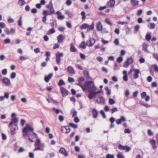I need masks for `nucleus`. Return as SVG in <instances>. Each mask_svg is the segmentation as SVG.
I'll list each match as a JSON object with an SVG mask.
<instances>
[{"label": "nucleus", "mask_w": 158, "mask_h": 158, "mask_svg": "<svg viewBox=\"0 0 158 158\" xmlns=\"http://www.w3.org/2000/svg\"><path fill=\"white\" fill-rule=\"evenodd\" d=\"M133 59L132 58L130 57L128 58L126 61H127L130 64L133 63Z\"/></svg>", "instance_id": "40"}, {"label": "nucleus", "mask_w": 158, "mask_h": 158, "mask_svg": "<svg viewBox=\"0 0 158 158\" xmlns=\"http://www.w3.org/2000/svg\"><path fill=\"white\" fill-rule=\"evenodd\" d=\"M69 125L70 126L74 128H77V126L75 124L70 123H69Z\"/></svg>", "instance_id": "46"}, {"label": "nucleus", "mask_w": 158, "mask_h": 158, "mask_svg": "<svg viewBox=\"0 0 158 158\" xmlns=\"http://www.w3.org/2000/svg\"><path fill=\"white\" fill-rule=\"evenodd\" d=\"M61 130L63 133H68L70 131V129L68 126L61 127Z\"/></svg>", "instance_id": "12"}, {"label": "nucleus", "mask_w": 158, "mask_h": 158, "mask_svg": "<svg viewBox=\"0 0 158 158\" xmlns=\"http://www.w3.org/2000/svg\"><path fill=\"white\" fill-rule=\"evenodd\" d=\"M71 112L72 114V117H74L76 116L77 114V111L75 110L74 109H73L71 111Z\"/></svg>", "instance_id": "34"}, {"label": "nucleus", "mask_w": 158, "mask_h": 158, "mask_svg": "<svg viewBox=\"0 0 158 158\" xmlns=\"http://www.w3.org/2000/svg\"><path fill=\"white\" fill-rule=\"evenodd\" d=\"M131 5L133 6H135L139 5V2L137 0H131Z\"/></svg>", "instance_id": "26"}, {"label": "nucleus", "mask_w": 158, "mask_h": 158, "mask_svg": "<svg viewBox=\"0 0 158 158\" xmlns=\"http://www.w3.org/2000/svg\"><path fill=\"white\" fill-rule=\"evenodd\" d=\"M64 39V37L62 34L59 35L57 37L58 42L59 43H61L62 42Z\"/></svg>", "instance_id": "20"}, {"label": "nucleus", "mask_w": 158, "mask_h": 158, "mask_svg": "<svg viewBox=\"0 0 158 158\" xmlns=\"http://www.w3.org/2000/svg\"><path fill=\"white\" fill-rule=\"evenodd\" d=\"M105 22L108 24L110 25H112V24L110 22V20L109 19H105Z\"/></svg>", "instance_id": "52"}, {"label": "nucleus", "mask_w": 158, "mask_h": 158, "mask_svg": "<svg viewBox=\"0 0 158 158\" xmlns=\"http://www.w3.org/2000/svg\"><path fill=\"white\" fill-rule=\"evenodd\" d=\"M126 121V119L124 116H121L120 118L117 119L116 122L118 125L122 123V122H125Z\"/></svg>", "instance_id": "13"}, {"label": "nucleus", "mask_w": 158, "mask_h": 158, "mask_svg": "<svg viewBox=\"0 0 158 158\" xmlns=\"http://www.w3.org/2000/svg\"><path fill=\"white\" fill-rule=\"evenodd\" d=\"M105 90L107 91V94L108 95H110L111 94V90L109 89L108 87H106L105 88Z\"/></svg>", "instance_id": "38"}, {"label": "nucleus", "mask_w": 158, "mask_h": 158, "mask_svg": "<svg viewBox=\"0 0 158 158\" xmlns=\"http://www.w3.org/2000/svg\"><path fill=\"white\" fill-rule=\"evenodd\" d=\"M95 40L93 38H90L89 39L86 41V45L89 47H92L94 44Z\"/></svg>", "instance_id": "7"}, {"label": "nucleus", "mask_w": 158, "mask_h": 158, "mask_svg": "<svg viewBox=\"0 0 158 158\" xmlns=\"http://www.w3.org/2000/svg\"><path fill=\"white\" fill-rule=\"evenodd\" d=\"M18 119L17 118H12L9 125V126H18Z\"/></svg>", "instance_id": "6"}, {"label": "nucleus", "mask_w": 158, "mask_h": 158, "mask_svg": "<svg viewBox=\"0 0 158 158\" xmlns=\"http://www.w3.org/2000/svg\"><path fill=\"white\" fill-rule=\"evenodd\" d=\"M67 70L68 72L71 74H74L75 73L73 67L71 66H69L67 68Z\"/></svg>", "instance_id": "22"}, {"label": "nucleus", "mask_w": 158, "mask_h": 158, "mask_svg": "<svg viewBox=\"0 0 158 158\" xmlns=\"http://www.w3.org/2000/svg\"><path fill=\"white\" fill-rule=\"evenodd\" d=\"M64 55L63 53H60L58 52L56 54V62L57 64H60V57L63 56Z\"/></svg>", "instance_id": "4"}, {"label": "nucleus", "mask_w": 158, "mask_h": 158, "mask_svg": "<svg viewBox=\"0 0 158 158\" xmlns=\"http://www.w3.org/2000/svg\"><path fill=\"white\" fill-rule=\"evenodd\" d=\"M44 144L41 143L40 139H36L35 143L34 144L35 148L33 151H35L37 150L44 151Z\"/></svg>", "instance_id": "2"}, {"label": "nucleus", "mask_w": 158, "mask_h": 158, "mask_svg": "<svg viewBox=\"0 0 158 158\" xmlns=\"http://www.w3.org/2000/svg\"><path fill=\"white\" fill-rule=\"evenodd\" d=\"M86 45L85 44V41H83L81 43V44L79 45V47L80 48L85 49L86 48Z\"/></svg>", "instance_id": "32"}, {"label": "nucleus", "mask_w": 158, "mask_h": 158, "mask_svg": "<svg viewBox=\"0 0 158 158\" xmlns=\"http://www.w3.org/2000/svg\"><path fill=\"white\" fill-rule=\"evenodd\" d=\"M2 74L3 75H6L7 73V70L6 69H3L2 72Z\"/></svg>", "instance_id": "56"}, {"label": "nucleus", "mask_w": 158, "mask_h": 158, "mask_svg": "<svg viewBox=\"0 0 158 158\" xmlns=\"http://www.w3.org/2000/svg\"><path fill=\"white\" fill-rule=\"evenodd\" d=\"M94 91H89V93L88 95V98L91 99L95 97L96 94H95Z\"/></svg>", "instance_id": "17"}, {"label": "nucleus", "mask_w": 158, "mask_h": 158, "mask_svg": "<svg viewBox=\"0 0 158 158\" xmlns=\"http://www.w3.org/2000/svg\"><path fill=\"white\" fill-rule=\"evenodd\" d=\"M55 32V29L53 28H52V29H51L49 30L48 31V34H53V33H54Z\"/></svg>", "instance_id": "41"}, {"label": "nucleus", "mask_w": 158, "mask_h": 158, "mask_svg": "<svg viewBox=\"0 0 158 158\" xmlns=\"http://www.w3.org/2000/svg\"><path fill=\"white\" fill-rule=\"evenodd\" d=\"M123 74L124 75L123 77V80L126 81H127L128 80L127 71L125 70L123 71Z\"/></svg>", "instance_id": "23"}, {"label": "nucleus", "mask_w": 158, "mask_h": 158, "mask_svg": "<svg viewBox=\"0 0 158 158\" xmlns=\"http://www.w3.org/2000/svg\"><path fill=\"white\" fill-rule=\"evenodd\" d=\"M114 156L113 155L108 154L106 156V158H114Z\"/></svg>", "instance_id": "61"}, {"label": "nucleus", "mask_w": 158, "mask_h": 158, "mask_svg": "<svg viewBox=\"0 0 158 158\" xmlns=\"http://www.w3.org/2000/svg\"><path fill=\"white\" fill-rule=\"evenodd\" d=\"M19 59L22 60H24L28 59V58L23 56H20Z\"/></svg>", "instance_id": "58"}, {"label": "nucleus", "mask_w": 158, "mask_h": 158, "mask_svg": "<svg viewBox=\"0 0 158 158\" xmlns=\"http://www.w3.org/2000/svg\"><path fill=\"white\" fill-rule=\"evenodd\" d=\"M53 76L52 73H51L48 75V76H46L44 78V80L46 82H48L52 78Z\"/></svg>", "instance_id": "25"}, {"label": "nucleus", "mask_w": 158, "mask_h": 158, "mask_svg": "<svg viewBox=\"0 0 158 158\" xmlns=\"http://www.w3.org/2000/svg\"><path fill=\"white\" fill-rule=\"evenodd\" d=\"M56 14L58 15L57 18L60 20H63L64 18V17L63 15H61V12L58 11H57Z\"/></svg>", "instance_id": "19"}, {"label": "nucleus", "mask_w": 158, "mask_h": 158, "mask_svg": "<svg viewBox=\"0 0 158 158\" xmlns=\"http://www.w3.org/2000/svg\"><path fill=\"white\" fill-rule=\"evenodd\" d=\"M96 101L99 104H103L104 103L105 100L102 96H100L98 97Z\"/></svg>", "instance_id": "14"}, {"label": "nucleus", "mask_w": 158, "mask_h": 158, "mask_svg": "<svg viewBox=\"0 0 158 158\" xmlns=\"http://www.w3.org/2000/svg\"><path fill=\"white\" fill-rule=\"evenodd\" d=\"M117 158H125L124 156L121 153L117 154Z\"/></svg>", "instance_id": "48"}, {"label": "nucleus", "mask_w": 158, "mask_h": 158, "mask_svg": "<svg viewBox=\"0 0 158 158\" xmlns=\"http://www.w3.org/2000/svg\"><path fill=\"white\" fill-rule=\"evenodd\" d=\"M88 27L87 28L88 29L87 31H88L90 30H93L94 29V22H92V24L89 25L88 24Z\"/></svg>", "instance_id": "27"}, {"label": "nucleus", "mask_w": 158, "mask_h": 158, "mask_svg": "<svg viewBox=\"0 0 158 158\" xmlns=\"http://www.w3.org/2000/svg\"><path fill=\"white\" fill-rule=\"evenodd\" d=\"M145 39L147 41H149L151 39V35L149 34H147L145 36Z\"/></svg>", "instance_id": "44"}, {"label": "nucleus", "mask_w": 158, "mask_h": 158, "mask_svg": "<svg viewBox=\"0 0 158 158\" xmlns=\"http://www.w3.org/2000/svg\"><path fill=\"white\" fill-rule=\"evenodd\" d=\"M35 138L36 139H39L38 135L36 133L33 132L29 135L28 139L31 142H34V139Z\"/></svg>", "instance_id": "5"}, {"label": "nucleus", "mask_w": 158, "mask_h": 158, "mask_svg": "<svg viewBox=\"0 0 158 158\" xmlns=\"http://www.w3.org/2000/svg\"><path fill=\"white\" fill-rule=\"evenodd\" d=\"M16 96L15 95H12L10 96V100L12 101H14L16 99Z\"/></svg>", "instance_id": "63"}, {"label": "nucleus", "mask_w": 158, "mask_h": 158, "mask_svg": "<svg viewBox=\"0 0 158 158\" xmlns=\"http://www.w3.org/2000/svg\"><path fill=\"white\" fill-rule=\"evenodd\" d=\"M59 152L66 156H67L68 155L67 152L66 151L65 148H60L59 151Z\"/></svg>", "instance_id": "18"}, {"label": "nucleus", "mask_w": 158, "mask_h": 158, "mask_svg": "<svg viewBox=\"0 0 158 158\" xmlns=\"http://www.w3.org/2000/svg\"><path fill=\"white\" fill-rule=\"evenodd\" d=\"M85 12L84 11H82L81 13V15L82 16V19H84L85 18Z\"/></svg>", "instance_id": "57"}, {"label": "nucleus", "mask_w": 158, "mask_h": 158, "mask_svg": "<svg viewBox=\"0 0 158 158\" xmlns=\"http://www.w3.org/2000/svg\"><path fill=\"white\" fill-rule=\"evenodd\" d=\"M93 117L95 118H97L98 114V112L95 109H94L92 110Z\"/></svg>", "instance_id": "24"}, {"label": "nucleus", "mask_w": 158, "mask_h": 158, "mask_svg": "<svg viewBox=\"0 0 158 158\" xmlns=\"http://www.w3.org/2000/svg\"><path fill=\"white\" fill-rule=\"evenodd\" d=\"M64 84L65 83L63 80L61 79L60 80L59 82L58 83V85L59 86H61L62 85H64Z\"/></svg>", "instance_id": "39"}, {"label": "nucleus", "mask_w": 158, "mask_h": 158, "mask_svg": "<svg viewBox=\"0 0 158 158\" xmlns=\"http://www.w3.org/2000/svg\"><path fill=\"white\" fill-rule=\"evenodd\" d=\"M133 70L134 72L133 77L134 79H136L139 77V74L140 73V71L138 69H134Z\"/></svg>", "instance_id": "15"}, {"label": "nucleus", "mask_w": 158, "mask_h": 158, "mask_svg": "<svg viewBox=\"0 0 158 158\" xmlns=\"http://www.w3.org/2000/svg\"><path fill=\"white\" fill-rule=\"evenodd\" d=\"M16 76V73L15 72L12 73L10 75V78L12 79H14Z\"/></svg>", "instance_id": "45"}, {"label": "nucleus", "mask_w": 158, "mask_h": 158, "mask_svg": "<svg viewBox=\"0 0 158 158\" xmlns=\"http://www.w3.org/2000/svg\"><path fill=\"white\" fill-rule=\"evenodd\" d=\"M123 57L120 56L117 59V61L119 63H120L123 61Z\"/></svg>", "instance_id": "50"}, {"label": "nucleus", "mask_w": 158, "mask_h": 158, "mask_svg": "<svg viewBox=\"0 0 158 158\" xmlns=\"http://www.w3.org/2000/svg\"><path fill=\"white\" fill-rule=\"evenodd\" d=\"M126 146H123L121 144H119L118 146V149L121 150H124L126 149Z\"/></svg>", "instance_id": "36"}, {"label": "nucleus", "mask_w": 158, "mask_h": 158, "mask_svg": "<svg viewBox=\"0 0 158 158\" xmlns=\"http://www.w3.org/2000/svg\"><path fill=\"white\" fill-rule=\"evenodd\" d=\"M47 7L49 10V12L52 15L54 14L55 13V10L51 1L50 2L49 4L47 6Z\"/></svg>", "instance_id": "10"}, {"label": "nucleus", "mask_w": 158, "mask_h": 158, "mask_svg": "<svg viewBox=\"0 0 158 158\" xmlns=\"http://www.w3.org/2000/svg\"><path fill=\"white\" fill-rule=\"evenodd\" d=\"M115 4L114 0H110L108 2L107 4L108 6L110 7H112L114 6Z\"/></svg>", "instance_id": "21"}, {"label": "nucleus", "mask_w": 158, "mask_h": 158, "mask_svg": "<svg viewBox=\"0 0 158 158\" xmlns=\"http://www.w3.org/2000/svg\"><path fill=\"white\" fill-rule=\"evenodd\" d=\"M34 131L33 128L31 127L30 124H27L23 130V132L24 133L23 134L24 136L27 135L29 131L33 132Z\"/></svg>", "instance_id": "3"}, {"label": "nucleus", "mask_w": 158, "mask_h": 158, "mask_svg": "<svg viewBox=\"0 0 158 158\" xmlns=\"http://www.w3.org/2000/svg\"><path fill=\"white\" fill-rule=\"evenodd\" d=\"M7 21L9 23H12L14 22V20L10 17L9 19L7 20Z\"/></svg>", "instance_id": "53"}, {"label": "nucleus", "mask_w": 158, "mask_h": 158, "mask_svg": "<svg viewBox=\"0 0 158 158\" xmlns=\"http://www.w3.org/2000/svg\"><path fill=\"white\" fill-rule=\"evenodd\" d=\"M19 25L20 27H21L22 26V17L21 16L19 20L18 21Z\"/></svg>", "instance_id": "47"}, {"label": "nucleus", "mask_w": 158, "mask_h": 158, "mask_svg": "<svg viewBox=\"0 0 158 158\" xmlns=\"http://www.w3.org/2000/svg\"><path fill=\"white\" fill-rule=\"evenodd\" d=\"M26 3L24 0H19L18 4L20 6H22L25 4Z\"/></svg>", "instance_id": "33"}, {"label": "nucleus", "mask_w": 158, "mask_h": 158, "mask_svg": "<svg viewBox=\"0 0 158 158\" xmlns=\"http://www.w3.org/2000/svg\"><path fill=\"white\" fill-rule=\"evenodd\" d=\"M111 113L112 114L114 113V112H117L118 111L117 108L115 107H114L111 110Z\"/></svg>", "instance_id": "51"}, {"label": "nucleus", "mask_w": 158, "mask_h": 158, "mask_svg": "<svg viewBox=\"0 0 158 158\" xmlns=\"http://www.w3.org/2000/svg\"><path fill=\"white\" fill-rule=\"evenodd\" d=\"M77 85L80 86L82 89L83 91H85V84L84 85H83L81 84V82H78V83L76 84Z\"/></svg>", "instance_id": "37"}, {"label": "nucleus", "mask_w": 158, "mask_h": 158, "mask_svg": "<svg viewBox=\"0 0 158 158\" xmlns=\"http://www.w3.org/2000/svg\"><path fill=\"white\" fill-rule=\"evenodd\" d=\"M100 112L101 114L102 115L103 118H106V116L104 111L103 110H101Z\"/></svg>", "instance_id": "59"}, {"label": "nucleus", "mask_w": 158, "mask_h": 158, "mask_svg": "<svg viewBox=\"0 0 158 158\" xmlns=\"http://www.w3.org/2000/svg\"><path fill=\"white\" fill-rule=\"evenodd\" d=\"M96 27L97 30L98 31H100L102 30L103 27L101 22H98L96 23Z\"/></svg>", "instance_id": "16"}, {"label": "nucleus", "mask_w": 158, "mask_h": 158, "mask_svg": "<svg viewBox=\"0 0 158 158\" xmlns=\"http://www.w3.org/2000/svg\"><path fill=\"white\" fill-rule=\"evenodd\" d=\"M2 82L7 86H9L11 85L10 80L6 77H4L1 80Z\"/></svg>", "instance_id": "11"}, {"label": "nucleus", "mask_w": 158, "mask_h": 158, "mask_svg": "<svg viewBox=\"0 0 158 158\" xmlns=\"http://www.w3.org/2000/svg\"><path fill=\"white\" fill-rule=\"evenodd\" d=\"M60 91L63 97H65L69 94L68 91L63 87H60Z\"/></svg>", "instance_id": "8"}, {"label": "nucleus", "mask_w": 158, "mask_h": 158, "mask_svg": "<svg viewBox=\"0 0 158 158\" xmlns=\"http://www.w3.org/2000/svg\"><path fill=\"white\" fill-rule=\"evenodd\" d=\"M84 78L83 77H81L78 79V82H81L84 80Z\"/></svg>", "instance_id": "60"}, {"label": "nucleus", "mask_w": 158, "mask_h": 158, "mask_svg": "<svg viewBox=\"0 0 158 158\" xmlns=\"http://www.w3.org/2000/svg\"><path fill=\"white\" fill-rule=\"evenodd\" d=\"M85 91H95L97 88L95 86L94 82L92 81H87L85 83Z\"/></svg>", "instance_id": "1"}, {"label": "nucleus", "mask_w": 158, "mask_h": 158, "mask_svg": "<svg viewBox=\"0 0 158 158\" xmlns=\"http://www.w3.org/2000/svg\"><path fill=\"white\" fill-rule=\"evenodd\" d=\"M114 43L116 45H118L119 44V40L117 39H115L114 41Z\"/></svg>", "instance_id": "62"}, {"label": "nucleus", "mask_w": 158, "mask_h": 158, "mask_svg": "<svg viewBox=\"0 0 158 158\" xmlns=\"http://www.w3.org/2000/svg\"><path fill=\"white\" fill-rule=\"evenodd\" d=\"M65 13L69 17L71 18L73 16L72 14L67 10H65Z\"/></svg>", "instance_id": "35"}, {"label": "nucleus", "mask_w": 158, "mask_h": 158, "mask_svg": "<svg viewBox=\"0 0 158 158\" xmlns=\"http://www.w3.org/2000/svg\"><path fill=\"white\" fill-rule=\"evenodd\" d=\"M109 102L110 104L112 105L115 103V101L111 98H110L109 100Z\"/></svg>", "instance_id": "42"}, {"label": "nucleus", "mask_w": 158, "mask_h": 158, "mask_svg": "<svg viewBox=\"0 0 158 158\" xmlns=\"http://www.w3.org/2000/svg\"><path fill=\"white\" fill-rule=\"evenodd\" d=\"M10 128V133L12 135H14L15 134L16 131L18 130V126H9Z\"/></svg>", "instance_id": "9"}, {"label": "nucleus", "mask_w": 158, "mask_h": 158, "mask_svg": "<svg viewBox=\"0 0 158 158\" xmlns=\"http://www.w3.org/2000/svg\"><path fill=\"white\" fill-rule=\"evenodd\" d=\"M117 23L118 24H121V25H126L128 24V23L125 22H121V21H118L117 22Z\"/></svg>", "instance_id": "54"}, {"label": "nucleus", "mask_w": 158, "mask_h": 158, "mask_svg": "<svg viewBox=\"0 0 158 158\" xmlns=\"http://www.w3.org/2000/svg\"><path fill=\"white\" fill-rule=\"evenodd\" d=\"M9 94L8 92H6L4 93V97L5 98L8 99L9 98Z\"/></svg>", "instance_id": "49"}, {"label": "nucleus", "mask_w": 158, "mask_h": 158, "mask_svg": "<svg viewBox=\"0 0 158 158\" xmlns=\"http://www.w3.org/2000/svg\"><path fill=\"white\" fill-rule=\"evenodd\" d=\"M148 45L146 43H143L142 45V50L145 52L148 50Z\"/></svg>", "instance_id": "30"}, {"label": "nucleus", "mask_w": 158, "mask_h": 158, "mask_svg": "<svg viewBox=\"0 0 158 158\" xmlns=\"http://www.w3.org/2000/svg\"><path fill=\"white\" fill-rule=\"evenodd\" d=\"M150 143L152 145L156 144V141L154 139H152L150 140Z\"/></svg>", "instance_id": "64"}, {"label": "nucleus", "mask_w": 158, "mask_h": 158, "mask_svg": "<svg viewBox=\"0 0 158 158\" xmlns=\"http://www.w3.org/2000/svg\"><path fill=\"white\" fill-rule=\"evenodd\" d=\"M43 15L44 16L47 17L48 15H51L52 14L49 12V11L48 10H45L43 12Z\"/></svg>", "instance_id": "31"}, {"label": "nucleus", "mask_w": 158, "mask_h": 158, "mask_svg": "<svg viewBox=\"0 0 158 158\" xmlns=\"http://www.w3.org/2000/svg\"><path fill=\"white\" fill-rule=\"evenodd\" d=\"M83 74L84 76L87 78L91 79L89 75V72L86 70H85L83 71Z\"/></svg>", "instance_id": "28"}, {"label": "nucleus", "mask_w": 158, "mask_h": 158, "mask_svg": "<svg viewBox=\"0 0 158 158\" xmlns=\"http://www.w3.org/2000/svg\"><path fill=\"white\" fill-rule=\"evenodd\" d=\"M68 81L69 82H73L75 81V80L72 77H69L68 79Z\"/></svg>", "instance_id": "55"}, {"label": "nucleus", "mask_w": 158, "mask_h": 158, "mask_svg": "<svg viewBox=\"0 0 158 158\" xmlns=\"http://www.w3.org/2000/svg\"><path fill=\"white\" fill-rule=\"evenodd\" d=\"M88 24L86 23H84L80 27L81 29H85L88 27Z\"/></svg>", "instance_id": "43"}, {"label": "nucleus", "mask_w": 158, "mask_h": 158, "mask_svg": "<svg viewBox=\"0 0 158 158\" xmlns=\"http://www.w3.org/2000/svg\"><path fill=\"white\" fill-rule=\"evenodd\" d=\"M70 51L72 52H76L77 49L74 44L73 43H71L70 45Z\"/></svg>", "instance_id": "29"}]
</instances>
